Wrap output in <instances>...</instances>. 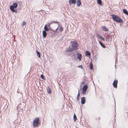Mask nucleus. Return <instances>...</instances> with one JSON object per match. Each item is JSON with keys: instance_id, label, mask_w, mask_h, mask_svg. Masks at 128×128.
I'll return each mask as SVG.
<instances>
[{"instance_id": "nucleus-1", "label": "nucleus", "mask_w": 128, "mask_h": 128, "mask_svg": "<svg viewBox=\"0 0 128 128\" xmlns=\"http://www.w3.org/2000/svg\"><path fill=\"white\" fill-rule=\"evenodd\" d=\"M111 16L113 20L116 22L118 23L123 22L122 20L118 16L114 14L111 15Z\"/></svg>"}, {"instance_id": "nucleus-2", "label": "nucleus", "mask_w": 128, "mask_h": 128, "mask_svg": "<svg viewBox=\"0 0 128 128\" xmlns=\"http://www.w3.org/2000/svg\"><path fill=\"white\" fill-rule=\"evenodd\" d=\"M71 43L72 47L74 49V50H76L78 49V44L76 41H71Z\"/></svg>"}, {"instance_id": "nucleus-3", "label": "nucleus", "mask_w": 128, "mask_h": 128, "mask_svg": "<svg viewBox=\"0 0 128 128\" xmlns=\"http://www.w3.org/2000/svg\"><path fill=\"white\" fill-rule=\"evenodd\" d=\"M39 121V118H36L33 122V126L34 127H35L38 126L40 124Z\"/></svg>"}, {"instance_id": "nucleus-4", "label": "nucleus", "mask_w": 128, "mask_h": 128, "mask_svg": "<svg viewBox=\"0 0 128 128\" xmlns=\"http://www.w3.org/2000/svg\"><path fill=\"white\" fill-rule=\"evenodd\" d=\"M118 82V81L117 80H115L114 81L113 84V85L114 88H117V87Z\"/></svg>"}, {"instance_id": "nucleus-5", "label": "nucleus", "mask_w": 128, "mask_h": 128, "mask_svg": "<svg viewBox=\"0 0 128 128\" xmlns=\"http://www.w3.org/2000/svg\"><path fill=\"white\" fill-rule=\"evenodd\" d=\"M96 36L97 37L100 38L101 40H102L103 41L105 40V39H104V38L100 34H96Z\"/></svg>"}, {"instance_id": "nucleus-6", "label": "nucleus", "mask_w": 128, "mask_h": 128, "mask_svg": "<svg viewBox=\"0 0 128 128\" xmlns=\"http://www.w3.org/2000/svg\"><path fill=\"white\" fill-rule=\"evenodd\" d=\"M76 0H69V3L70 4H75L76 2Z\"/></svg>"}, {"instance_id": "nucleus-7", "label": "nucleus", "mask_w": 128, "mask_h": 128, "mask_svg": "<svg viewBox=\"0 0 128 128\" xmlns=\"http://www.w3.org/2000/svg\"><path fill=\"white\" fill-rule=\"evenodd\" d=\"M102 28L103 31L105 32L108 31V28L104 26H102Z\"/></svg>"}, {"instance_id": "nucleus-8", "label": "nucleus", "mask_w": 128, "mask_h": 128, "mask_svg": "<svg viewBox=\"0 0 128 128\" xmlns=\"http://www.w3.org/2000/svg\"><path fill=\"white\" fill-rule=\"evenodd\" d=\"M77 55L78 58V59L80 61L81 60L82 58V55L80 53H77Z\"/></svg>"}, {"instance_id": "nucleus-9", "label": "nucleus", "mask_w": 128, "mask_h": 128, "mask_svg": "<svg viewBox=\"0 0 128 128\" xmlns=\"http://www.w3.org/2000/svg\"><path fill=\"white\" fill-rule=\"evenodd\" d=\"M17 6V4L16 3H14L12 5H11L10 8H16Z\"/></svg>"}, {"instance_id": "nucleus-10", "label": "nucleus", "mask_w": 128, "mask_h": 128, "mask_svg": "<svg viewBox=\"0 0 128 128\" xmlns=\"http://www.w3.org/2000/svg\"><path fill=\"white\" fill-rule=\"evenodd\" d=\"M85 98L84 97H82L81 98V103L82 104H85Z\"/></svg>"}, {"instance_id": "nucleus-11", "label": "nucleus", "mask_w": 128, "mask_h": 128, "mask_svg": "<svg viewBox=\"0 0 128 128\" xmlns=\"http://www.w3.org/2000/svg\"><path fill=\"white\" fill-rule=\"evenodd\" d=\"M88 88V86L86 85H84L83 88V90L84 92H85L87 90Z\"/></svg>"}, {"instance_id": "nucleus-12", "label": "nucleus", "mask_w": 128, "mask_h": 128, "mask_svg": "<svg viewBox=\"0 0 128 128\" xmlns=\"http://www.w3.org/2000/svg\"><path fill=\"white\" fill-rule=\"evenodd\" d=\"M99 43L100 45L103 48H106V46L104 45V44L102 43L101 41H99Z\"/></svg>"}, {"instance_id": "nucleus-13", "label": "nucleus", "mask_w": 128, "mask_h": 128, "mask_svg": "<svg viewBox=\"0 0 128 128\" xmlns=\"http://www.w3.org/2000/svg\"><path fill=\"white\" fill-rule=\"evenodd\" d=\"M89 66L91 70H92L93 69V64L92 62H90V65H89Z\"/></svg>"}, {"instance_id": "nucleus-14", "label": "nucleus", "mask_w": 128, "mask_h": 128, "mask_svg": "<svg viewBox=\"0 0 128 128\" xmlns=\"http://www.w3.org/2000/svg\"><path fill=\"white\" fill-rule=\"evenodd\" d=\"M81 4V1L80 0H78L76 2V5L78 6H79Z\"/></svg>"}, {"instance_id": "nucleus-15", "label": "nucleus", "mask_w": 128, "mask_h": 128, "mask_svg": "<svg viewBox=\"0 0 128 128\" xmlns=\"http://www.w3.org/2000/svg\"><path fill=\"white\" fill-rule=\"evenodd\" d=\"M42 34L44 38H45L46 37V33L45 31L43 30L42 31Z\"/></svg>"}, {"instance_id": "nucleus-16", "label": "nucleus", "mask_w": 128, "mask_h": 128, "mask_svg": "<svg viewBox=\"0 0 128 128\" xmlns=\"http://www.w3.org/2000/svg\"><path fill=\"white\" fill-rule=\"evenodd\" d=\"M47 25H46L44 26V31H48L49 30V29L47 27Z\"/></svg>"}, {"instance_id": "nucleus-17", "label": "nucleus", "mask_w": 128, "mask_h": 128, "mask_svg": "<svg viewBox=\"0 0 128 128\" xmlns=\"http://www.w3.org/2000/svg\"><path fill=\"white\" fill-rule=\"evenodd\" d=\"M74 49L73 48H69L68 49V50L66 51V52H67L68 51L72 52V51Z\"/></svg>"}, {"instance_id": "nucleus-18", "label": "nucleus", "mask_w": 128, "mask_h": 128, "mask_svg": "<svg viewBox=\"0 0 128 128\" xmlns=\"http://www.w3.org/2000/svg\"><path fill=\"white\" fill-rule=\"evenodd\" d=\"M123 12L124 13L128 16V12L126 9H124L123 10Z\"/></svg>"}, {"instance_id": "nucleus-19", "label": "nucleus", "mask_w": 128, "mask_h": 128, "mask_svg": "<svg viewBox=\"0 0 128 128\" xmlns=\"http://www.w3.org/2000/svg\"><path fill=\"white\" fill-rule=\"evenodd\" d=\"M91 55L90 53L88 51L86 52V56H90Z\"/></svg>"}, {"instance_id": "nucleus-20", "label": "nucleus", "mask_w": 128, "mask_h": 128, "mask_svg": "<svg viewBox=\"0 0 128 128\" xmlns=\"http://www.w3.org/2000/svg\"><path fill=\"white\" fill-rule=\"evenodd\" d=\"M73 119L74 121V122H76V121L77 118L76 117V116L75 114H74V115L73 117Z\"/></svg>"}, {"instance_id": "nucleus-21", "label": "nucleus", "mask_w": 128, "mask_h": 128, "mask_svg": "<svg viewBox=\"0 0 128 128\" xmlns=\"http://www.w3.org/2000/svg\"><path fill=\"white\" fill-rule=\"evenodd\" d=\"M15 8H10L11 10L14 13L17 12L16 11V10H15Z\"/></svg>"}, {"instance_id": "nucleus-22", "label": "nucleus", "mask_w": 128, "mask_h": 128, "mask_svg": "<svg viewBox=\"0 0 128 128\" xmlns=\"http://www.w3.org/2000/svg\"><path fill=\"white\" fill-rule=\"evenodd\" d=\"M36 52L37 56H38L39 58H40V52L38 51H37Z\"/></svg>"}, {"instance_id": "nucleus-23", "label": "nucleus", "mask_w": 128, "mask_h": 128, "mask_svg": "<svg viewBox=\"0 0 128 128\" xmlns=\"http://www.w3.org/2000/svg\"><path fill=\"white\" fill-rule=\"evenodd\" d=\"M98 3L100 4H101L102 3V1L101 0H97Z\"/></svg>"}, {"instance_id": "nucleus-24", "label": "nucleus", "mask_w": 128, "mask_h": 128, "mask_svg": "<svg viewBox=\"0 0 128 128\" xmlns=\"http://www.w3.org/2000/svg\"><path fill=\"white\" fill-rule=\"evenodd\" d=\"M47 91L48 93L49 94H50L51 92V91L50 90V88L49 87L47 89Z\"/></svg>"}, {"instance_id": "nucleus-25", "label": "nucleus", "mask_w": 128, "mask_h": 128, "mask_svg": "<svg viewBox=\"0 0 128 128\" xmlns=\"http://www.w3.org/2000/svg\"><path fill=\"white\" fill-rule=\"evenodd\" d=\"M80 96V94L79 92H78V94L77 97V100H78V97Z\"/></svg>"}, {"instance_id": "nucleus-26", "label": "nucleus", "mask_w": 128, "mask_h": 128, "mask_svg": "<svg viewBox=\"0 0 128 128\" xmlns=\"http://www.w3.org/2000/svg\"><path fill=\"white\" fill-rule=\"evenodd\" d=\"M40 77L43 79L44 80V76L42 74L41 75Z\"/></svg>"}, {"instance_id": "nucleus-27", "label": "nucleus", "mask_w": 128, "mask_h": 128, "mask_svg": "<svg viewBox=\"0 0 128 128\" xmlns=\"http://www.w3.org/2000/svg\"><path fill=\"white\" fill-rule=\"evenodd\" d=\"M63 30V28L62 27H60V31L62 32Z\"/></svg>"}, {"instance_id": "nucleus-28", "label": "nucleus", "mask_w": 128, "mask_h": 128, "mask_svg": "<svg viewBox=\"0 0 128 128\" xmlns=\"http://www.w3.org/2000/svg\"><path fill=\"white\" fill-rule=\"evenodd\" d=\"M26 24V23L25 22L23 21L22 24V26H25Z\"/></svg>"}, {"instance_id": "nucleus-29", "label": "nucleus", "mask_w": 128, "mask_h": 128, "mask_svg": "<svg viewBox=\"0 0 128 128\" xmlns=\"http://www.w3.org/2000/svg\"><path fill=\"white\" fill-rule=\"evenodd\" d=\"M78 67L80 68H81L82 69L83 68L82 66V65H80V66H78Z\"/></svg>"}, {"instance_id": "nucleus-30", "label": "nucleus", "mask_w": 128, "mask_h": 128, "mask_svg": "<svg viewBox=\"0 0 128 128\" xmlns=\"http://www.w3.org/2000/svg\"><path fill=\"white\" fill-rule=\"evenodd\" d=\"M100 117L97 118L96 119V120L98 121H99L100 120Z\"/></svg>"}, {"instance_id": "nucleus-31", "label": "nucleus", "mask_w": 128, "mask_h": 128, "mask_svg": "<svg viewBox=\"0 0 128 128\" xmlns=\"http://www.w3.org/2000/svg\"><path fill=\"white\" fill-rule=\"evenodd\" d=\"M58 29V28H57L56 29L55 31H56Z\"/></svg>"}, {"instance_id": "nucleus-32", "label": "nucleus", "mask_w": 128, "mask_h": 128, "mask_svg": "<svg viewBox=\"0 0 128 128\" xmlns=\"http://www.w3.org/2000/svg\"><path fill=\"white\" fill-rule=\"evenodd\" d=\"M54 23H56V22H54Z\"/></svg>"}, {"instance_id": "nucleus-33", "label": "nucleus", "mask_w": 128, "mask_h": 128, "mask_svg": "<svg viewBox=\"0 0 128 128\" xmlns=\"http://www.w3.org/2000/svg\"><path fill=\"white\" fill-rule=\"evenodd\" d=\"M55 31H53L54 32H55Z\"/></svg>"}]
</instances>
